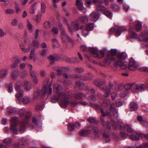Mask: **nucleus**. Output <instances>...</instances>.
I'll list each match as a JSON object with an SVG mask.
<instances>
[{
  "label": "nucleus",
  "mask_w": 148,
  "mask_h": 148,
  "mask_svg": "<svg viewBox=\"0 0 148 148\" xmlns=\"http://www.w3.org/2000/svg\"><path fill=\"white\" fill-rule=\"evenodd\" d=\"M61 88V86L58 84H55L54 86V92L56 93L58 97L52 96L51 99V102L53 103H55L58 100H61L59 103L60 106L63 108L66 107L69 103L67 99L70 97L69 95L66 94L65 93L60 92L59 91Z\"/></svg>",
  "instance_id": "1"
},
{
  "label": "nucleus",
  "mask_w": 148,
  "mask_h": 148,
  "mask_svg": "<svg viewBox=\"0 0 148 148\" xmlns=\"http://www.w3.org/2000/svg\"><path fill=\"white\" fill-rule=\"evenodd\" d=\"M49 79L46 78L44 80V86L42 88V90H37L34 94V97L37 98L38 97H43L45 95L46 92L48 90V94L49 95H51L52 92V89L50 87L51 83L49 85L48 89L47 85L49 82Z\"/></svg>",
  "instance_id": "2"
},
{
  "label": "nucleus",
  "mask_w": 148,
  "mask_h": 148,
  "mask_svg": "<svg viewBox=\"0 0 148 148\" xmlns=\"http://www.w3.org/2000/svg\"><path fill=\"white\" fill-rule=\"evenodd\" d=\"M94 83L95 85L99 87L101 89L106 93V95H104L105 97H108L111 92L114 90V85L112 83L110 84L108 88L105 86L103 85L105 81L100 79L95 80L94 82Z\"/></svg>",
  "instance_id": "3"
},
{
  "label": "nucleus",
  "mask_w": 148,
  "mask_h": 148,
  "mask_svg": "<svg viewBox=\"0 0 148 148\" xmlns=\"http://www.w3.org/2000/svg\"><path fill=\"white\" fill-rule=\"evenodd\" d=\"M112 122L113 127L115 129L118 128L123 129L125 130L129 133H132L133 131V130L132 129L130 126L128 125L122 124L120 123L116 122L113 120H112Z\"/></svg>",
  "instance_id": "4"
},
{
  "label": "nucleus",
  "mask_w": 148,
  "mask_h": 148,
  "mask_svg": "<svg viewBox=\"0 0 148 148\" xmlns=\"http://www.w3.org/2000/svg\"><path fill=\"white\" fill-rule=\"evenodd\" d=\"M23 83L22 81H18V82L15 86V89L18 92L16 94V97L19 101H21V97L23 95V91L22 89V85Z\"/></svg>",
  "instance_id": "5"
},
{
  "label": "nucleus",
  "mask_w": 148,
  "mask_h": 148,
  "mask_svg": "<svg viewBox=\"0 0 148 148\" xmlns=\"http://www.w3.org/2000/svg\"><path fill=\"white\" fill-rule=\"evenodd\" d=\"M10 121L11 125L10 130L12 131L13 136L15 138L18 134V131L16 128V125L19 122L18 118L17 117H12L11 118Z\"/></svg>",
  "instance_id": "6"
},
{
  "label": "nucleus",
  "mask_w": 148,
  "mask_h": 148,
  "mask_svg": "<svg viewBox=\"0 0 148 148\" xmlns=\"http://www.w3.org/2000/svg\"><path fill=\"white\" fill-rule=\"evenodd\" d=\"M127 57V54L125 52H118L116 54V60H114L115 64L121 65L122 62Z\"/></svg>",
  "instance_id": "7"
},
{
  "label": "nucleus",
  "mask_w": 148,
  "mask_h": 148,
  "mask_svg": "<svg viewBox=\"0 0 148 148\" xmlns=\"http://www.w3.org/2000/svg\"><path fill=\"white\" fill-rule=\"evenodd\" d=\"M59 27L61 31L60 37L63 42L67 43L68 42L67 41L65 40V38H67L68 40V41L72 42V39L66 34L63 27L62 25H60Z\"/></svg>",
  "instance_id": "8"
},
{
  "label": "nucleus",
  "mask_w": 148,
  "mask_h": 148,
  "mask_svg": "<svg viewBox=\"0 0 148 148\" xmlns=\"http://www.w3.org/2000/svg\"><path fill=\"white\" fill-rule=\"evenodd\" d=\"M126 30L127 29L125 27H119L116 29L112 28L109 29V34H113L115 32L116 35L119 36L122 32L126 31Z\"/></svg>",
  "instance_id": "9"
},
{
  "label": "nucleus",
  "mask_w": 148,
  "mask_h": 148,
  "mask_svg": "<svg viewBox=\"0 0 148 148\" xmlns=\"http://www.w3.org/2000/svg\"><path fill=\"white\" fill-rule=\"evenodd\" d=\"M31 115V113L29 112H27V114H26V117L27 119L25 120H23L21 123V126L19 128L20 132L22 133L25 132L24 127L26 125L28 121V118Z\"/></svg>",
  "instance_id": "10"
},
{
  "label": "nucleus",
  "mask_w": 148,
  "mask_h": 148,
  "mask_svg": "<svg viewBox=\"0 0 148 148\" xmlns=\"http://www.w3.org/2000/svg\"><path fill=\"white\" fill-rule=\"evenodd\" d=\"M76 5L78 8L83 13L86 12V10L83 6L82 0H76Z\"/></svg>",
  "instance_id": "11"
},
{
  "label": "nucleus",
  "mask_w": 148,
  "mask_h": 148,
  "mask_svg": "<svg viewBox=\"0 0 148 148\" xmlns=\"http://www.w3.org/2000/svg\"><path fill=\"white\" fill-rule=\"evenodd\" d=\"M128 67L130 70L132 71H134L136 68L135 61L132 58L130 59Z\"/></svg>",
  "instance_id": "12"
},
{
  "label": "nucleus",
  "mask_w": 148,
  "mask_h": 148,
  "mask_svg": "<svg viewBox=\"0 0 148 148\" xmlns=\"http://www.w3.org/2000/svg\"><path fill=\"white\" fill-rule=\"evenodd\" d=\"M107 57L108 58H111V59L112 60H115L116 58L115 57V55H116L117 53H116V51L114 49H112L110 52H107Z\"/></svg>",
  "instance_id": "13"
},
{
  "label": "nucleus",
  "mask_w": 148,
  "mask_h": 148,
  "mask_svg": "<svg viewBox=\"0 0 148 148\" xmlns=\"http://www.w3.org/2000/svg\"><path fill=\"white\" fill-rule=\"evenodd\" d=\"M100 110L101 115L103 116H107L110 117L111 116V113L107 109L104 108H101Z\"/></svg>",
  "instance_id": "14"
},
{
  "label": "nucleus",
  "mask_w": 148,
  "mask_h": 148,
  "mask_svg": "<svg viewBox=\"0 0 148 148\" xmlns=\"http://www.w3.org/2000/svg\"><path fill=\"white\" fill-rule=\"evenodd\" d=\"M68 125V129L70 131L74 130L76 127L79 128L80 126L79 123L77 122L74 124L69 123Z\"/></svg>",
  "instance_id": "15"
},
{
  "label": "nucleus",
  "mask_w": 148,
  "mask_h": 148,
  "mask_svg": "<svg viewBox=\"0 0 148 148\" xmlns=\"http://www.w3.org/2000/svg\"><path fill=\"white\" fill-rule=\"evenodd\" d=\"M99 18V14L97 13L93 12L91 13L89 16L90 20L93 21H96Z\"/></svg>",
  "instance_id": "16"
},
{
  "label": "nucleus",
  "mask_w": 148,
  "mask_h": 148,
  "mask_svg": "<svg viewBox=\"0 0 148 148\" xmlns=\"http://www.w3.org/2000/svg\"><path fill=\"white\" fill-rule=\"evenodd\" d=\"M138 108V106L134 102H131L129 105V108L131 111L136 110Z\"/></svg>",
  "instance_id": "17"
},
{
  "label": "nucleus",
  "mask_w": 148,
  "mask_h": 148,
  "mask_svg": "<svg viewBox=\"0 0 148 148\" xmlns=\"http://www.w3.org/2000/svg\"><path fill=\"white\" fill-rule=\"evenodd\" d=\"M107 51L106 50H103L100 51L99 52H97L96 54V56H95V58H101L103 57L105 54L107 53Z\"/></svg>",
  "instance_id": "18"
},
{
  "label": "nucleus",
  "mask_w": 148,
  "mask_h": 148,
  "mask_svg": "<svg viewBox=\"0 0 148 148\" xmlns=\"http://www.w3.org/2000/svg\"><path fill=\"white\" fill-rule=\"evenodd\" d=\"M134 88L135 89L133 90L134 92H135V89L137 90H144L147 88V87L145 85L141 84L135 85Z\"/></svg>",
  "instance_id": "19"
},
{
  "label": "nucleus",
  "mask_w": 148,
  "mask_h": 148,
  "mask_svg": "<svg viewBox=\"0 0 148 148\" xmlns=\"http://www.w3.org/2000/svg\"><path fill=\"white\" fill-rule=\"evenodd\" d=\"M91 133V131L90 130H81L79 132V135L82 136H86Z\"/></svg>",
  "instance_id": "20"
},
{
  "label": "nucleus",
  "mask_w": 148,
  "mask_h": 148,
  "mask_svg": "<svg viewBox=\"0 0 148 148\" xmlns=\"http://www.w3.org/2000/svg\"><path fill=\"white\" fill-rule=\"evenodd\" d=\"M54 70L57 71L58 73V75H60L62 74L64 70L66 69V68L64 67H55L53 69Z\"/></svg>",
  "instance_id": "21"
},
{
  "label": "nucleus",
  "mask_w": 148,
  "mask_h": 148,
  "mask_svg": "<svg viewBox=\"0 0 148 148\" xmlns=\"http://www.w3.org/2000/svg\"><path fill=\"white\" fill-rule=\"evenodd\" d=\"M8 70L6 69L0 70V78H3L5 77L8 74Z\"/></svg>",
  "instance_id": "22"
},
{
  "label": "nucleus",
  "mask_w": 148,
  "mask_h": 148,
  "mask_svg": "<svg viewBox=\"0 0 148 148\" xmlns=\"http://www.w3.org/2000/svg\"><path fill=\"white\" fill-rule=\"evenodd\" d=\"M73 96L75 99L78 100H80L82 99L83 97H85V95L82 93H78L75 94Z\"/></svg>",
  "instance_id": "23"
},
{
  "label": "nucleus",
  "mask_w": 148,
  "mask_h": 148,
  "mask_svg": "<svg viewBox=\"0 0 148 148\" xmlns=\"http://www.w3.org/2000/svg\"><path fill=\"white\" fill-rule=\"evenodd\" d=\"M138 134H141V133H136V135L131 134L129 136V138L134 140H139L140 138H141V136L138 135Z\"/></svg>",
  "instance_id": "24"
},
{
  "label": "nucleus",
  "mask_w": 148,
  "mask_h": 148,
  "mask_svg": "<svg viewBox=\"0 0 148 148\" xmlns=\"http://www.w3.org/2000/svg\"><path fill=\"white\" fill-rule=\"evenodd\" d=\"M89 93H91L92 95L89 97V99L93 101H96V98L93 95L95 93V91L93 89H91L89 90Z\"/></svg>",
  "instance_id": "25"
},
{
  "label": "nucleus",
  "mask_w": 148,
  "mask_h": 148,
  "mask_svg": "<svg viewBox=\"0 0 148 148\" xmlns=\"http://www.w3.org/2000/svg\"><path fill=\"white\" fill-rule=\"evenodd\" d=\"M143 118L141 116H139L138 117V119L139 121H141V123L144 126L148 127V122L142 120Z\"/></svg>",
  "instance_id": "26"
},
{
  "label": "nucleus",
  "mask_w": 148,
  "mask_h": 148,
  "mask_svg": "<svg viewBox=\"0 0 148 148\" xmlns=\"http://www.w3.org/2000/svg\"><path fill=\"white\" fill-rule=\"evenodd\" d=\"M142 29V24L139 22H137L136 23L134 29L137 32H139L141 31Z\"/></svg>",
  "instance_id": "27"
},
{
  "label": "nucleus",
  "mask_w": 148,
  "mask_h": 148,
  "mask_svg": "<svg viewBox=\"0 0 148 148\" xmlns=\"http://www.w3.org/2000/svg\"><path fill=\"white\" fill-rule=\"evenodd\" d=\"M80 29L82 30V33L83 35L84 36H86L87 35L89 31L86 29V27H84L83 26L81 27Z\"/></svg>",
  "instance_id": "28"
},
{
  "label": "nucleus",
  "mask_w": 148,
  "mask_h": 148,
  "mask_svg": "<svg viewBox=\"0 0 148 148\" xmlns=\"http://www.w3.org/2000/svg\"><path fill=\"white\" fill-rule=\"evenodd\" d=\"M31 101V99L28 97L26 96L23 97L22 100L23 103L25 104H27Z\"/></svg>",
  "instance_id": "29"
},
{
  "label": "nucleus",
  "mask_w": 148,
  "mask_h": 148,
  "mask_svg": "<svg viewBox=\"0 0 148 148\" xmlns=\"http://www.w3.org/2000/svg\"><path fill=\"white\" fill-rule=\"evenodd\" d=\"M89 51L91 53L92 56L94 57H95V56H96V54L98 51V49H97L93 47H91L89 49Z\"/></svg>",
  "instance_id": "30"
},
{
  "label": "nucleus",
  "mask_w": 148,
  "mask_h": 148,
  "mask_svg": "<svg viewBox=\"0 0 148 148\" xmlns=\"http://www.w3.org/2000/svg\"><path fill=\"white\" fill-rule=\"evenodd\" d=\"M29 142V140L28 138H23L22 139L21 145L25 147L28 145Z\"/></svg>",
  "instance_id": "31"
},
{
  "label": "nucleus",
  "mask_w": 148,
  "mask_h": 148,
  "mask_svg": "<svg viewBox=\"0 0 148 148\" xmlns=\"http://www.w3.org/2000/svg\"><path fill=\"white\" fill-rule=\"evenodd\" d=\"M94 27V23H93L87 24V26L86 27V29H88L89 31H91L93 29Z\"/></svg>",
  "instance_id": "32"
},
{
  "label": "nucleus",
  "mask_w": 148,
  "mask_h": 148,
  "mask_svg": "<svg viewBox=\"0 0 148 148\" xmlns=\"http://www.w3.org/2000/svg\"><path fill=\"white\" fill-rule=\"evenodd\" d=\"M104 14L107 17H108L110 19H112V14L111 11L108 10H105L104 12Z\"/></svg>",
  "instance_id": "33"
},
{
  "label": "nucleus",
  "mask_w": 148,
  "mask_h": 148,
  "mask_svg": "<svg viewBox=\"0 0 148 148\" xmlns=\"http://www.w3.org/2000/svg\"><path fill=\"white\" fill-rule=\"evenodd\" d=\"M11 77L12 79H15L18 77V72L16 71H14L11 73Z\"/></svg>",
  "instance_id": "34"
},
{
  "label": "nucleus",
  "mask_w": 148,
  "mask_h": 148,
  "mask_svg": "<svg viewBox=\"0 0 148 148\" xmlns=\"http://www.w3.org/2000/svg\"><path fill=\"white\" fill-rule=\"evenodd\" d=\"M56 56L55 55H51L49 56L48 58V59L51 61L50 62V64H53L56 60Z\"/></svg>",
  "instance_id": "35"
},
{
  "label": "nucleus",
  "mask_w": 148,
  "mask_h": 148,
  "mask_svg": "<svg viewBox=\"0 0 148 148\" xmlns=\"http://www.w3.org/2000/svg\"><path fill=\"white\" fill-rule=\"evenodd\" d=\"M103 136L104 138V141L105 143H108L110 142L109 136L108 134L106 133H104Z\"/></svg>",
  "instance_id": "36"
},
{
  "label": "nucleus",
  "mask_w": 148,
  "mask_h": 148,
  "mask_svg": "<svg viewBox=\"0 0 148 148\" xmlns=\"http://www.w3.org/2000/svg\"><path fill=\"white\" fill-rule=\"evenodd\" d=\"M135 86V84L133 83L132 84H126L125 86V88L127 90H129L132 88H134Z\"/></svg>",
  "instance_id": "37"
},
{
  "label": "nucleus",
  "mask_w": 148,
  "mask_h": 148,
  "mask_svg": "<svg viewBox=\"0 0 148 148\" xmlns=\"http://www.w3.org/2000/svg\"><path fill=\"white\" fill-rule=\"evenodd\" d=\"M97 10L99 11H104L106 10L105 8L101 4L97 5Z\"/></svg>",
  "instance_id": "38"
},
{
  "label": "nucleus",
  "mask_w": 148,
  "mask_h": 148,
  "mask_svg": "<svg viewBox=\"0 0 148 148\" xmlns=\"http://www.w3.org/2000/svg\"><path fill=\"white\" fill-rule=\"evenodd\" d=\"M16 109L12 108L10 110H8L7 112L6 115H9L10 114H13L16 113Z\"/></svg>",
  "instance_id": "39"
},
{
  "label": "nucleus",
  "mask_w": 148,
  "mask_h": 148,
  "mask_svg": "<svg viewBox=\"0 0 148 148\" xmlns=\"http://www.w3.org/2000/svg\"><path fill=\"white\" fill-rule=\"evenodd\" d=\"M129 32L131 38H134L137 37V35L134 32L132 31L131 28L129 29Z\"/></svg>",
  "instance_id": "40"
},
{
  "label": "nucleus",
  "mask_w": 148,
  "mask_h": 148,
  "mask_svg": "<svg viewBox=\"0 0 148 148\" xmlns=\"http://www.w3.org/2000/svg\"><path fill=\"white\" fill-rule=\"evenodd\" d=\"M5 12L7 14H14L15 12L14 10L11 9H8L5 10Z\"/></svg>",
  "instance_id": "41"
},
{
  "label": "nucleus",
  "mask_w": 148,
  "mask_h": 148,
  "mask_svg": "<svg viewBox=\"0 0 148 148\" xmlns=\"http://www.w3.org/2000/svg\"><path fill=\"white\" fill-rule=\"evenodd\" d=\"M31 85L29 83L26 82L24 83V88L27 90H29L31 89Z\"/></svg>",
  "instance_id": "42"
},
{
  "label": "nucleus",
  "mask_w": 148,
  "mask_h": 148,
  "mask_svg": "<svg viewBox=\"0 0 148 148\" xmlns=\"http://www.w3.org/2000/svg\"><path fill=\"white\" fill-rule=\"evenodd\" d=\"M92 131L94 132L95 134L96 135V137H98L99 136L98 135V133L99 130L97 127L95 126L93 127Z\"/></svg>",
  "instance_id": "43"
},
{
  "label": "nucleus",
  "mask_w": 148,
  "mask_h": 148,
  "mask_svg": "<svg viewBox=\"0 0 148 148\" xmlns=\"http://www.w3.org/2000/svg\"><path fill=\"white\" fill-rule=\"evenodd\" d=\"M71 25L74 27V29L76 31H77L79 29V24L77 22H72Z\"/></svg>",
  "instance_id": "44"
},
{
  "label": "nucleus",
  "mask_w": 148,
  "mask_h": 148,
  "mask_svg": "<svg viewBox=\"0 0 148 148\" xmlns=\"http://www.w3.org/2000/svg\"><path fill=\"white\" fill-rule=\"evenodd\" d=\"M111 103L110 100L108 99L104 100L103 102V106H108Z\"/></svg>",
  "instance_id": "45"
},
{
  "label": "nucleus",
  "mask_w": 148,
  "mask_h": 148,
  "mask_svg": "<svg viewBox=\"0 0 148 148\" xmlns=\"http://www.w3.org/2000/svg\"><path fill=\"white\" fill-rule=\"evenodd\" d=\"M111 8L114 11H117L119 10V7L115 3H113L111 5Z\"/></svg>",
  "instance_id": "46"
},
{
  "label": "nucleus",
  "mask_w": 148,
  "mask_h": 148,
  "mask_svg": "<svg viewBox=\"0 0 148 148\" xmlns=\"http://www.w3.org/2000/svg\"><path fill=\"white\" fill-rule=\"evenodd\" d=\"M52 43L54 47H58L59 46V44L58 40L55 38L52 39Z\"/></svg>",
  "instance_id": "47"
},
{
  "label": "nucleus",
  "mask_w": 148,
  "mask_h": 148,
  "mask_svg": "<svg viewBox=\"0 0 148 148\" xmlns=\"http://www.w3.org/2000/svg\"><path fill=\"white\" fill-rule=\"evenodd\" d=\"M114 60H112L111 58L107 57V58H106L103 60V62L106 64H109L110 63L111 61H114Z\"/></svg>",
  "instance_id": "48"
},
{
  "label": "nucleus",
  "mask_w": 148,
  "mask_h": 148,
  "mask_svg": "<svg viewBox=\"0 0 148 148\" xmlns=\"http://www.w3.org/2000/svg\"><path fill=\"white\" fill-rule=\"evenodd\" d=\"M80 21L83 23H87L88 21V19L87 17L82 16L79 18Z\"/></svg>",
  "instance_id": "49"
},
{
  "label": "nucleus",
  "mask_w": 148,
  "mask_h": 148,
  "mask_svg": "<svg viewBox=\"0 0 148 148\" xmlns=\"http://www.w3.org/2000/svg\"><path fill=\"white\" fill-rule=\"evenodd\" d=\"M25 111V109L24 108L21 109L18 112V114L19 115L21 116H23L24 115Z\"/></svg>",
  "instance_id": "50"
},
{
  "label": "nucleus",
  "mask_w": 148,
  "mask_h": 148,
  "mask_svg": "<svg viewBox=\"0 0 148 148\" xmlns=\"http://www.w3.org/2000/svg\"><path fill=\"white\" fill-rule=\"evenodd\" d=\"M84 4L87 7L90 8V5L92 3V0H85Z\"/></svg>",
  "instance_id": "51"
},
{
  "label": "nucleus",
  "mask_w": 148,
  "mask_h": 148,
  "mask_svg": "<svg viewBox=\"0 0 148 148\" xmlns=\"http://www.w3.org/2000/svg\"><path fill=\"white\" fill-rule=\"evenodd\" d=\"M18 23V19H15L12 20L11 23V25L13 26H15L17 25Z\"/></svg>",
  "instance_id": "52"
},
{
  "label": "nucleus",
  "mask_w": 148,
  "mask_h": 148,
  "mask_svg": "<svg viewBox=\"0 0 148 148\" xmlns=\"http://www.w3.org/2000/svg\"><path fill=\"white\" fill-rule=\"evenodd\" d=\"M20 47L22 49V51L25 53H28L30 50V49H26L25 48L24 46L20 45Z\"/></svg>",
  "instance_id": "53"
},
{
  "label": "nucleus",
  "mask_w": 148,
  "mask_h": 148,
  "mask_svg": "<svg viewBox=\"0 0 148 148\" xmlns=\"http://www.w3.org/2000/svg\"><path fill=\"white\" fill-rule=\"evenodd\" d=\"M44 28L47 29L51 27L50 23L49 21H46L44 24Z\"/></svg>",
  "instance_id": "54"
},
{
  "label": "nucleus",
  "mask_w": 148,
  "mask_h": 148,
  "mask_svg": "<svg viewBox=\"0 0 148 148\" xmlns=\"http://www.w3.org/2000/svg\"><path fill=\"white\" fill-rule=\"evenodd\" d=\"M123 105V103L120 99H117L116 101V105L117 107H120Z\"/></svg>",
  "instance_id": "55"
},
{
  "label": "nucleus",
  "mask_w": 148,
  "mask_h": 148,
  "mask_svg": "<svg viewBox=\"0 0 148 148\" xmlns=\"http://www.w3.org/2000/svg\"><path fill=\"white\" fill-rule=\"evenodd\" d=\"M112 112L113 113V115L114 117L116 119L119 116L118 111L115 109L114 110H113Z\"/></svg>",
  "instance_id": "56"
},
{
  "label": "nucleus",
  "mask_w": 148,
  "mask_h": 148,
  "mask_svg": "<svg viewBox=\"0 0 148 148\" xmlns=\"http://www.w3.org/2000/svg\"><path fill=\"white\" fill-rule=\"evenodd\" d=\"M64 22L65 23H66L67 25V28L68 29L69 32H72L73 30V29L71 27V26H69V25L68 23V20L67 19H65L64 20Z\"/></svg>",
  "instance_id": "57"
},
{
  "label": "nucleus",
  "mask_w": 148,
  "mask_h": 148,
  "mask_svg": "<svg viewBox=\"0 0 148 148\" xmlns=\"http://www.w3.org/2000/svg\"><path fill=\"white\" fill-rule=\"evenodd\" d=\"M120 136L123 137L125 138L128 136V134L124 131H121L120 132Z\"/></svg>",
  "instance_id": "58"
},
{
  "label": "nucleus",
  "mask_w": 148,
  "mask_h": 148,
  "mask_svg": "<svg viewBox=\"0 0 148 148\" xmlns=\"http://www.w3.org/2000/svg\"><path fill=\"white\" fill-rule=\"evenodd\" d=\"M88 121L91 123H96L97 121L95 118L90 117L88 118Z\"/></svg>",
  "instance_id": "59"
},
{
  "label": "nucleus",
  "mask_w": 148,
  "mask_h": 148,
  "mask_svg": "<svg viewBox=\"0 0 148 148\" xmlns=\"http://www.w3.org/2000/svg\"><path fill=\"white\" fill-rule=\"evenodd\" d=\"M13 90V85L12 84H10L8 87V91L9 92L11 93Z\"/></svg>",
  "instance_id": "60"
},
{
  "label": "nucleus",
  "mask_w": 148,
  "mask_h": 148,
  "mask_svg": "<svg viewBox=\"0 0 148 148\" xmlns=\"http://www.w3.org/2000/svg\"><path fill=\"white\" fill-rule=\"evenodd\" d=\"M41 11L42 13H44L45 10V5L44 3L42 2L41 4Z\"/></svg>",
  "instance_id": "61"
},
{
  "label": "nucleus",
  "mask_w": 148,
  "mask_h": 148,
  "mask_svg": "<svg viewBox=\"0 0 148 148\" xmlns=\"http://www.w3.org/2000/svg\"><path fill=\"white\" fill-rule=\"evenodd\" d=\"M128 93L127 91L121 92L120 94V96L122 98L125 97Z\"/></svg>",
  "instance_id": "62"
},
{
  "label": "nucleus",
  "mask_w": 148,
  "mask_h": 148,
  "mask_svg": "<svg viewBox=\"0 0 148 148\" xmlns=\"http://www.w3.org/2000/svg\"><path fill=\"white\" fill-rule=\"evenodd\" d=\"M12 141V139L10 138H6L4 140L3 143H10Z\"/></svg>",
  "instance_id": "63"
},
{
  "label": "nucleus",
  "mask_w": 148,
  "mask_h": 148,
  "mask_svg": "<svg viewBox=\"0 0 148 148\" xmlns=\"http://www.w3.org/2000/svg\"><path fill=\"white\" fill-rule=\"evenodd\" d=\"M138 148H148V143H145L140 145Z\"/></svg>",
  "instance_id": "64"
}]
</instances>
